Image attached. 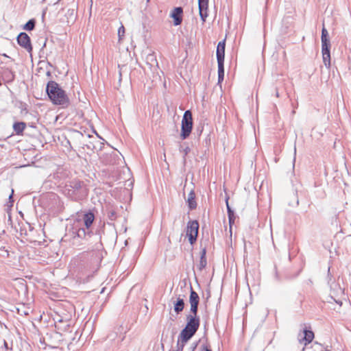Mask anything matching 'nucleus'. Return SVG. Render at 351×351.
<instances>
[{"label": "nucleus", "instance_id": "nucleus-19", "mask_svg": "<svg viewBox=\"0 0 351 351\" xmlns=\"http://www.w3.org/2000/svg\"><path fill=\"white\" fill-rule=\"evenodd\" d=\"M322 58L325 66L329 67L330 65V53H322Z\"/></svg>", "mask_w": 351, "mask_h": 351}, {"label": "nucleus", "instance_id": "nucleus-25", "mask_svg": "<svg viewBox=\"0 0 351 351\" xmlns=\"http://www.w3.org/2000/svg\"><path fill=\"white\" fill-rule=\"evenodd\" d=\"M150 0H147V3H149Z\"/></svg>", "mask_w": 351, "mask_h": 351}, {"label": "nucleus", "instance_id": "nucleus-21", "mask_svg": "<svg viewBox=\"0 0 351 351\" xmlns=\"http://www.w3.org/2000/svg\"><path fill=\"white\" fill-rule=\"evenodd\" d=\"M108 217L110 220H115L117 218V213L114 210H111L108 213Z\"/></svg>", "mask_w": 351, "mask_h": 351}, {"label": "nucleus", "instance_id": "nucleus-5", "mask_svg": "<svg viewBox=\"0 0 351 351\" xmlns=\"http://www.w3.org/2000/svg\"><path fill=\"white\" fill-rule=\"evenodd\" d=\"M17 42L21 47L25 49L28 52L32 51L30 38L26 33H20L17 37Z\"/></svg>", "mask_w": 351, "mask_h": 351}, {"label": "nucleus", "instance_id": "nucleus-16", "mask_svg": "<svg viewBox=\"0 0 351 351\" xmlns=\"http://www.w3.org/2000/svg\"><path fill=\"white\" fill-rule=\"evenodd\" d=\"M199 13L204 23L208 16V7H199Z\"/></svg>", "mask_w": 351, "mask_h": 351}, {"label": "nucleus", "instance_id": "nucleus-11", "mask_svg": "<svg viewBox=\"0 0 351 351\" xmlns=\"http://www.w3.org/2000/svg\"><path fill=\"white\" fill-rule=\"evenodd\" d=\"M226 206H227L228 215V219H229L230 232L231 233L232 225L234 223V221L236 220V216L234 215L233 210H232V209L230 208V207L229 206L228 199H226Z\"/></svg>", "mask_w": 351, "mask_h": 351}, {"label": "nucleus", "instance_id": "nucleus-17", "mask_svg": "<svg viewBox=\"0 0 351 351\" xmlns=\"http://www.w3.org/2000/svg\"><path fill=\"white\" fill-rule=\"evenodd\" d=\"M321 40L322 44L330 43V40L328 39V33L327 29L325 28L324 25H323V28L322 30Z\"/></svg>", "mask_w": 351, "mask_h": 351}, {"label": "nucleus", "instance_id": "nucleus-20", "mask_svg": "<svg viewBox=\"0 0 351 351\" xmlns=\"http://www.w3.org/2000/svg\"><path fill=\"white\" fill-rule=\"evenodd\" d=\"M330 43L322 44V53H330Z\"/></svg>", "mask_w": 351, "mask_h": 351}, {"label": "nucleus", "instance_id": "nucleus-6", "mask_svg": "<svg viewBox=\"0 0 351 351\" xmlns=\"http://www.w3.org/2000/svg\"><path fill=\"white\" fill-rule=\"evenodd\" d=\"M199 298L198 294L191 287V293L189 296V303L191 304V315H197V306L199 304Z\"/></svg>", "mask_w": 351, "mask_h": 351}, {"label": "nucleus", "instance_id": "nucleus-2", "mask_svg": "<svg viewBox=\"0 0 351 351\" xmlns=\"http://www.w3.org/2000/svg\"><path fill=\"white\" fill-rule=\"evenodd\" d=\"M47 93L51 101L55 105H67L69 99L65 91L62 90L54 81H50L47 85Z\"/></svg>", "mask_w": 351, "mask_h": 351}, {"label": "nucleus", "instance_id": "nucleus-18", "mask_svg": "<svg viewBox=\"0 0 351 351\" xmlns=\"http://www.w3.org/2000/svg\"><path fill=\"white\" fill-rule=\"evenodd\" d=\"M35 27V20L31 19L29 20L23 27V29L25 30H32Z\"/></svg>", "mask_w": 351, "mask_h": 351}, {"label": "nucleus", "instance_id": "nucleus-1", "mask_svg": "<svg viewBox=\"0 0 351 351\" xmlns=\"http://www.w3.org/2000/svg\"><path fill=\"white\" fill-rule=\"evenodd\" d=\"M199 326V319L197 315L187 316L186 325L179 336L181 343L178 344V351H182L186 343L195 335Z\"/></svg>", "mask_w": 351, "mask_h": 351}, {"label": "nucleus", "instance_id": "nucleus-7", "mask_svg": "<svg viewBox=\"0 0 351 351\" xmlns=\"http://www.w3.org/2000/svg\"><path fill=\"white\" fill-rule=\"evenodd\" d=\"M314 337L315 335L312 330L305 329L303 330V337L299 339V342L306 346L313 341Z\"/></svg>", "mask_w": 351, "mask_h": 351}, {"label": "nucleus", "instance_id": "nucleus-8", "mask_svg": "<svg viewBox=\"0 0 351 351\" xmlns=\"http://www.w3.org/2000/svg\"><path fill=\"white\" fill-rule=\"evenodd\" d=\"M182 8L180 7L176 8L173 10L171 16L173 19L174 25H179L182 21Z\"/></svg>", "mask_w": 351, "mask_h": 351}, {"label": "nucleus", "instance_id": "nucleus-14", "mask_svg": "<svg viewBox=\"0 0 351 351\" xmlns=\"http://www.w3.org/2000/svg\"><path fill=\"white\" fill-rule=\"evenodd\" d=\"M218 63V82L221 83L224 77L223 62H217Z\"/></svg>", "mask_w": 351, "mask_h": 351}, {"label": "nucleus", "instance_id": "nucleus-15", "mask_svg": "<svg viewBox=\"0 0 351 351\" xmlns=\"http://www.w3.org/2000/svg\"><path fill=\"white\" fill-rule=\"evenodd\" d=\"M188 203H189V206L191 209H194L196 208L197 204H196V202L195 199V193L193 191H191L189 194Z\"/></svg>", "mask_w": 351, "mask_h": 351}, {"label": "nucleus", "instance_id": "nucleus-23", "mask_svg": "<svg viewBox=\"0 0 351 351\" xmlns=\"http://www.w3.org/2000/svg\"><path fill=\"white\" fill-rule=\"evenodd\" d=\"M124 34H125V28L122 25L118 29V35H119V38H121V37H123L124 36Z\"/></svg>", "mask_w": 351, "mask_h": 351}, {"label": "nucleus", "instance_id": "nucleus-4", "mask_svg": "<svg viewBox=\"0 0 351 351\" xmlns=\"http://www.w3.org/2000/svg\"><path fill=\"white\" fill-rule=\"evenodd\" d=\"M199 223L196 220L189 221L186 226V236L191 244H193L198 235Z\"/></svg>", "mask_w": 351, "mask_h": 351}, {"label": "nucleus", "instance_id": "nucleus-3", "mask_svg": "<svg viewBox=\"0 0 351 351\" xmlns=\"http://www.w3.org/2000/svg\"><path fill=\"white\" fill-rule=\"evenodd\" d=\"M193 129V117L190 110H186L184 113L181 123L180 138L184 140L188 138Z\"/></svg>", "mask_w": 351, "mask_h": 351}, {"label": "nucleus", "instance_id": "nucleus-24", "mask_svg": "<svg viewBox=\"0 0 351 351\" xmlns=\"http://www.w3.org/2000/svg\"><path fill=\"white\" fill-rule=\"evenodd\" d=\"M204 351H211L210 348H208L207 346H204L203 348Z\"/></svg>", "mask_w": 351, "mask_h": 351}, {"label": "nucleus", "instance_id": "nucleus-13", "mask_svg": "<svg viewBox=\"0 0 351 351\" xmlns=\"http://www.w3.org/2000/svg\"><path fill=\"white\" fill-rule=\"evenodd\" d=\"M184 308V302L182 298H178L176 302L174 304V311L179 313L183 311Z\"/></svg>", "mask_w": 351, "mask_h": 351}, {"label": "nucleus", "instance_id": "nucleus-10", "mask_svg": "<svg viewBox=\"0 0 351 351\" xmlns=\"http://www.w3.org/2000/svg\"><path fill=\"white\" fill-rule=\"evenodd\" d=\"M83 219L84 226L87 229H88L90 228L95 220V215L92 212L90 211L84 215Z\"/></svg>", "mask_w": 351, "mask_h": 351}, {"label": "nucleus", "instance_id": "nucleus-22", "mask_svg": "<svg viewBox=\"0 0 351 351\" xmlns=\"http://www.w3.org/2000/svg\"><path fill=\"white\" fill-rule=\"evenodd\" d=\"M199 7H208V0H198Z\"/></svg>", "mask_w": 351, "mask_h": 351}, {"label": "nucleus", "instance_id": "nucleus-9", "mask_svg": "<svg viewBox=\"0 0 351 351\" xmlns=\"http://www.w3.org/2000/svg\"><path fill=\"white\" fill-rule=\"evenodd\" d=\"M225 47H226V41L225 40L220 41L217 47V62H224L225 57Z\"/></svg>", "mask_w": 351, "mask_h": 351}, {"label": "nucleus", "instance_id": "nucleus-12", "mask_svg": "<svg viewBox=\"0 0 351 351\" xmlns=\"http://www.w3.org/2000/svg\"><path fill=\"white\" fill-rule=\"evenodd\" d=\"M26 128L24 122H16L13 125V129L17 135H21Z\"/></svg>", "mask_w": 351, "mask_h": 351}]
</instances>
